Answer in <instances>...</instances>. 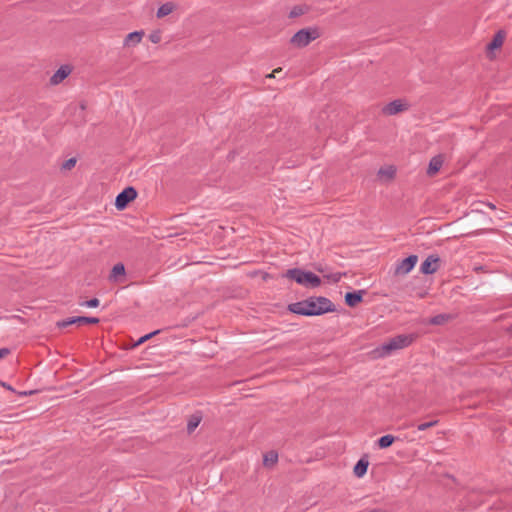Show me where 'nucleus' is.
Wrapping results in <instances>:
<instances>
[{"label":"nucleus","mask_w":512,"mask_h":512,"mask_svg":"<svg viewBox=\"0 0 512 512\" xmlns=\"http://www.w3.org/2000/svg\"><path fill=\"white\" fill-rule=\"evenodd\" d=\"M278 461V454L275 451H269L264 454L263 464L266 467H271L276 464Z\"/></svg>","instance_id":"19"},{"label":"nucleus","mask_w":512,"mask_h":512,"mask_svg":"<svg viewBox=\"0 0 512 512\" xmlns=\"http://www.w3.org/2000/svg\"><path fill=\"white\" fill-rule=\"evenodd\" d=\"M288 309L298 315L315 316L333 312L335 307L328 298L319 296L292 303L288 306Z\"/></svg>","instance_id":"1"},{"label":"nucleus","mask_w":512,"mask_h":512,"mask_svg":"<svg viewBox=\"0 0 512 512\" xmlns=\"http://www.w3.org/2000/svg\"><path fill=\"white\" fill-rule=\"evenodd\" d=\"M71 67L69 65H62L50 78L52 85L61 83L71 73Z\"/></svg>","instance_id":"10"},{"label":"nucleus","mask_w":512,"mask_h":512,"mask_svg":"<svg viewBox=\"0 0 512 512\" xmlns=\"http://www.w3.org/2000/svg\"><path fill=\"white\" fill-rule=\"evenodd\" d=\"M144 36V32L143 31H134V32H131L129 33L124 41H123V46L124 47H135L136 45H138L142 38Z\"/></svg>","instance_id":"11"},{"label":"nucleus","mask_w":512,"mask_h":512,"mask_svg":"<svg viewBox=\"0 0 512 512\" xmlns=\"http://www.w3.org/2000/svg\"><path fill=\"white\" fill-rule=\"evenodd\" d=\"M9 354H10V349H8V348H1L0 349V359L5 358Z\"/></svg>","instance_id":"30"},{"label":"nucleus","mask_w":512,"mask_h":512,"mask_svg":"<svg viewBox=\"0 0 512 512\" xmlns=\"http://www.w3.org/2000/svg\"><path fill=\"white\" fill-rule=\"evenodd\" d=\"M99 323V319L96 317H87V316H77V317H70L64 320H61L57 322V326L60 328H65L67 326H70L72 324H97Z\"/></svg>","instance_id":"6"},{"label":"nucleus","mask_w":512,"mask_h":512,"mask_svg":"<svg viewBox=\"0 0 512 512\" xmlns=\"http://www.w3.org/2000/svg\"><path fill=\"white\" fill-rule=\"evenodd\" d=\"M81 306H85L88 308H96L99 306V300L97 298L90 299L80 304Z\"/></svg>","instance_id":"25"},{"label":"nucleus","mask_w":512,"mask_h":512,"mask_svg":"<svg viewBox=\"0 0 512 512\" xmlns=\"http://www.w3.org/2000/svg\"><path fill=\"white\" fill-rule=\"evenodd\" d=\"M283 277L293 280L306 288H316L321 284V279L316 274L300 268L288 269L283 274Z\"/></svg>","instance_id":"2"},{"label":"nucleus","mask_w":512,"mask_h":512,"mask_svg":"<svg viewBox=\"0 0 512 512\" xmlns=\"http://www.w3.org/2000/svg\"><path fill=\"white\" fill-rule=\"evenodd\" d=\"M125 275V267L122 263H117L113 266L110 274V280L117 281L119 276Z\"/></svg>","instance_id":"18"},{"label":"nucleus","mask_w":512,"mask_h":512,"mask_svg":"<svg viewBox=\"0 0 512 512\" xmlns=\"http://www.w3.org/2000/svg\"><path fill=\"white\" fill-rule=\"evenodd\" d=\"M137 197V191L134 187H126L121 191L115 200V206L118 210H123L127 205Z\"/></svg>","instance_id":"5"},{"label":"nucleus","mask_w":512,"mask_h":512,"mask_svg":"<svg viewBox=\"0 0 512 512\" xmlns=\"http://www.w3.org/2000/svg\"><path fill=\"white\" fill-rule=\"evenodd\" d=\"M307 12V7L306 6H302V5H298V6H295L291 9L290 13H289V17L290 18H296L298 16H301L303 14H305Z\"/></svg>","instance_id":"21"},{"label":"nucleus","mask_w":512,"mask_h":512,"mask_svg":"<svg viewBox=\"0 0 512 512\" xmlns=\"http://www.w3.org/2000/svg\"><path fill=\"white\" fill-rule=\"evenodd\" d=\"M396 440H397V437H395L391 434H387V435L380 437L378 439L377 443L381 449H385V448L390 447Z\"/></svg>","instance_id":"17"},{"label":"nucleus","mask_w":512,"mask_h":512,"mask_svg":"<svg viewBox=\"0 0 512 512\" xmlns=\"http://www.w3.org/2000/svg\"><path fill=\"white\" fill-rule=\"evenodd\" d=\"M368 465V460L361 458L354 466V474L359 478L363 477L367 472Z\"/></svg>","instance_id":"14"},{"label":"nucleus","mask_w":512,"mask_h":512,"mask_svg":"<svg viewBox=\"0 0 512 512\" xmlns=\"http://www.w3.org/2000/svg\"><path fill=\"white\" fill-rule=\"evenodd\" d=\"M442 165L443 157L441 155L434 156L429 162L427 174L429 176H434L441 169Z\"/></svg>","instance_id":"13"},{"label":"nucleus","mask_w":512,"mask_h":512,"mask_svg":"<svg viewBox=\"0 0 512 512\" xmlns=\"http://www.w3.org/2000/svg\"><path fill=\"white\" fill-rule=\"evenodd\" d=\"M2 386H4L5 388H8V389H11V387L6 385L5 383H2Z\"/></svg>","instance_id":"32"},{"label":"nucleus","mask_w":512,"mask_h":512,"mask_svg":"<svg viewBox=\"0 0 512 512\" xmlns=\"http://www.w3.org/2000/svg\"><path fill=\"white\" fill-rule=\"evenodd\" d=\"M504 41V35L502 31H499L495 34L493 40L488 44L487 48L489 50H494L502 46Z\"/></svg>","instance_id":"20"},{"label":"nucleus","mask_w":512,"mask_h":512,"mask_svg":"<svg viewBox=\"0 0 512 512\" xmlns=\"http://www.w3.org/2000/svg\"><path fill=\"white\" fill-rule=\"evenodd\" d=\"M440 258L437 255H429L421 264L420 271L429 275L435 273L439 269Z\"/></svg>","instance_id":"8"},{"label":"nucleus","mask_w":512,"mask_h":512,"mask_svg":"<svg viewBox=\"0 0 512 512\" xmlns=\"http://www.w3.org/2000/svg\"><path fill=\"white\" fill-rule=\"evenodd\" d=\"M152 43H158L160 41V35L158 33H152L149 36Z\"/></svg>","instance_id":"29"},{"label":"nucleus","mask_w":512,"mask_h":512,"mask_svg":"<svg viewBox=\"0 0 512 512\" xmlns=\"http://www.w3.org/2000/svg\"><path fill=\"white\" fill-rule=\"evenodd\" d=\"M370 512H382V511H380V510H373V511H370Z\"/></svg>","instance_id":"33"},{"label":"nucleus","mask_w":512,"mask_h":512,"mask_svg":"<svg viewBox=\"0 0 512 512\" xmlns=\"http://www.w3.org/2000/svg\"><path fill=\"white\" fill-rule=\"evenodd\" d=\"M413 339V335H397L383 343L379 348L376 349V352L380 357H386L395 350L408 347L413 342Z\"/></svg>","instance_id":"3"},{"label":"nucleus","mask_w":512,"mask_h":512,"mask_svg":"<svg viewBox=\"0 0 512 512\" xmlns=\"http://www.w3.org/2000/svg\"><path fill=\"white\" fill-rule=\"evenodd\" d=\"M446 320H447V316L445 314H439V315L432 317L429 320V323L432 325H440V324L444 323Z\"/></svg>","instance_id":"24"},{"label":"nucleus","mask_w":512,"mask_h":512,"mask_svg":"<svg viewBox=\"0 0 512 512\" xmlns=\"http://www.w3.org/2000/svg\"><path fill=\"white\" fill-rule=\"evenodd\" d=\"M200 421H201V417L196 416V415L192 416L189 419L188 424H187L188 433H192L196 429V427L199 425Z\"/></svg>","instance_id":"22"},{"label":"nucleus","mask_w":512,"mask_h":512,"mask_svg":"<svg viewBox=\"0 0 512 512\" xmlns=\"http://www.w3.org/2000/svg\"><path fill=\"white\" fill-rule=\"evenodd\" d=\"M174 9L175 5L172 2H166L158 8L156 15L158 18H163L172 13Z\"/></svg>","instance_id":"16"},{"label":"nucleus","mask_w":512,"mask_h":512,"mask_svg":"<svg viewBox=\"0 0 512 512\" xmlns=\"http://www.w3.org/2000/svg\"><path fill=\"white\" fill-rule=\"evenodd\" d=\"M320 36L317 28H304L296 32L290 39V43L298 48L309 45L313 40Z\"/></svg>","instance_id":"4"},{"label":"nucleus","mask_w":512,"mask_h":512,"mask_svg":"<svg viewBox=\"0 0 512 512\" xmlns=\"http://www.w3.org/2000/svg\"><path fill=\"white\" fill-rule=\"evenodd\" d=\"M282 71L281 68L274 69L271 74L267 75L268 78H274L276 77L277 73H280Z\"/></svg>","instance_id":"31"},{"label":"nucleus","mask_w":512,"mask_h":512,"mask_svg":"<svg viewBox=\"0 0 512 512\" xmlns=\"http://www.w3.org/2000/svg\"><path fill=\"white\" fill-rule=\"evenodd\" d=\"M405 110H407V105L405 103H403L402 100H399V99L391 101L390 103H388L387 105H385L382 108L383 114L389 115V116L398 114Z\"/></svg>","instance_id":"9"},{"label":"nucleus","mask_w":512,"mask_h":512,"mask_svg":"<svg viewBox=\"0 0 512 512\" xmlns=\"http://www.w3.org/2000/svg\"><path fill=\"white\" fill-rule=\"evenodd\" d=\"M159 333V330H156V331H153L151 333H148L144 336H142L136 343V345H139V344H142L144 343L145 341H147L148 339H150L151 337H153L154 335L158 334Z\"/></svg>","instance_id":"26"},{"label":"nucleus","mask_w":512,"mask_h":512,"mask_svg":"<svg viewBox=\"0 0 512 512\" xmlns=\"http://www.w3.org/2000/svg\"><path fill=\"white\" fill-rule=\"evenodd\" d=\"M438 423H439V420H437V419H434V420H431V421H428V422H424V423H421V424L417 425V430L418 431H425V430H427L429 428L437 426Z\"/></svg>","instance_id":"23"},{"label":"nucleus","mask_w":512,"mask_h":512,"mask_svg":"<svg viewBox=\"0 0 512 512\" xmlns=\"http://www.w3.org/2000/svg\"><path fill=\"white\" fill-rule=\"evenodd\" d=\"M364 294H365L364 290L348 292L345 295V302L348 306L355 307L357 304H359L362 301Z\"/></svg>","instance_id":"12"},{"label":"nucleus","mask_w":512,"mask_h":512,"mask_svg":"<svg viewBox=\"0 0 512 512\" xmlns=\"http://www.w3.org/2000/svg\"><path fill=\"white\" fill-rule=\"evenodd\" d=\"M418 261V257L416 255H410L407 258L401 260L395 269V274L397 275H406L408 274L416 265Z\"/></svg>","instance_id":"7"},{"label":"nucleus","mask_w":512,"mask_h":512,"mask_svg":"<svg viewBox=\"0 0 512 512\" xmlns=\"http://www.w3.org/2000/svg\"><path fill=\"white\" fill-rule=\"evenodd\" d=\"M75 164H76V159L70 158L63 163L62 168L65 170H69V169L73 168L75 166Z\"/></svg>","instance_id":"27"},{"label":"nucleus","mask_w":512,"mask_h":512,"mask_svg":"<svg viewBox=\"0 0 512 512\" xmlns=\"http://www.w3.org/2000/svg\"><path fill=\"white\" fill-rule=\"evenodd\" d=\"M396 174V168L392 165L382 167L378 170V176L385 180H391Z\"/></svg>","instance_id":"15"},{"label":"nucleus","mask_w":512,"mask_h":512,"mask_svg":"<svg viewBox=\"0 0 512 512\" xmlns=\"http://www.w3.org/2000/svg\"><path fill=\"white\" fill-rule=\"evenodd\" d=\"M341 276H342L341 273H334L331 275H327L326 277L336 283V282L340 281Z\"/></svg>","instance_id":"28"}]
</instances>
